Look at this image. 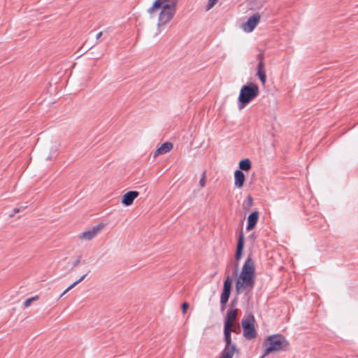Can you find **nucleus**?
<instances>
[{
  "mask_svg": "<svg viewBox=\"0 0 358 358\" xmlns=\"http://www.w3.org/2000/svg\"><path fill=\"white\" fill-rule=\"evenodd\" d=\"M255 284V266L250 255L247 257L242 270L236 279V292L237 294L253 289Z\"/></svg>",
  "mask_w": 358,
  "mask_h": 358,
  "instance_id": "nucleus-1",
  "label": "nucleus"
},
{
  "mask_svg": "<svg viewBox=\"0 0 358 358\" xmlns=\"http://www.w3.org/2000/svg\"><path fill=\"white\" fill-rule=\"evenodd\" d=\"M177 0H155L152 6L148 10L149 14H153L161 8L159 15L158 27L167 24L173 17L176 10Z\"/></svg>",
  "mask_w": 358,
  "mask_h": 358,
  "instance_id": "nucleus-2",
  "label": "nucleus"
},
{
  "mask_svg": "<svg viewBox=\"0 0 358 358\" xmlns=\"http://www.w3.org/2000/svg\"><path fill=\"white\" fill-rule=\"evenodd\" d=\"M289 345L287 339L280 334H274L267 337L264 341V357L274 352L285 350Z\"/></svg>",
  "mask_w": 358,
  "mask_h": 358,
  "instance_id": "nucleus-3",
  "label": "nucleus"
},
{
  "mask_svg": "<svg viewBox=\"0 0 358 358\" xmlns=\"http://www.w3.org/2000/svg\"><path fill=\"white\" fill-rule=\"evenodd\" d=\"M259 90L257 84L250 83L248 85H243L240 91L238 96V108L243 109L245 106L256 98L259 94Z\"/></svg>",
  "mask_w": 358,
  "mask_h": 358,
  "instance_id": "nucleus-4",
  "label": "nucleus"
},
{
  "mask_svg": "<svg viewBox=\"0 0 358 358\" xmlns=\"http://www.w3.org/2000/svg\"><path fill=\"white\" fill-rule=\"evenodd\" d=\"M255 317L250 313L246 318L241 321L243 329V336L246 339L251 340L256 337L257 333L254 327Z\"/></svg>",
  "mask_w": 358,
  "mask_h": 358,
  "instance_id": "nucleus-5",
  "label": "nucleus"
},
{
  "mask_svg": "<svg viewBox=\"0 0 358 358\" xmlns=\"http://www.w3.org/2000/svg\"><path fill=\"white\" fill-rule=\"evenodd\" d=\"M237 309L229 310L227 312V317L224 320V337H225L228 341H230V337L232 332V327L234 326V321L237 316Z\"/></svg>",
  "mask_w": 358,
  "mask_h": 358,
  "instance_id": "nucleus-6",
  "label": "nucleus"
},
{
  "mask_svg": "<svg viewBox=\"0 0 358 358\" xmlns=\"http://www.w3.org/2000/svg\"><path fill=\"white\" fill-rule=\"evenodd\" d=\"M105 224L103 223H99V224L93 227L92 228L83 231L78 235V238L80 240L90 241L96 237L98 234L103 229Z\"/></svg>",
  "mask_w": 358,
  "mask_h": 358,
  "instance_id": "nucleus-7",
  "label": "nucleus"
},
{
  "mask_svg": "<svg viewBox=\"0 0 358 358\" xmlns=\"http://www.w3.org/2000/svg\"><path fill=\"white\" fill-rule=\"evenodd\" d=\"M232 285V278L230 276H227L224 282L223 290L220 297V303L225 304L227 303L231 294Z\"/></svg>",
  "mask_w": 358,
  "mask_h": 358,
  "instance_id": "nucleus-8",
  "label": "nucleus"
},
{
  "mask_svg": "<svg viewBox=\"0 0 358 358\" xmlns=\"http://www.w3.org/2000/svg\"><path fill=\"white\" fill-rule=\"evenodd\" d=\"M260 17H261L259 13H255L251 17H250L248 21L243 24V28L244 31L246 32L252 31L259 22Z\"/></svg>",
  "mask_w": 358,
  "mask_h": 358,
  "instance_id": "nucleus-9",
  "label": "nucleus"
},
{
  "mask_svg": "<svg viewBox=\"0 0 358 358\" xmlns=\"http://www.w3.org/2000/svg\"><path fill=\"white\" fill-rule=\"evenodd\" d=\"M225 341V348L222 352V358H232L234 353L237 351L236 346L232 343L231 338L230 337V341H228L227 339L224 337Z\"/></svg>",
  "mask_w": 358,
  "mask_h": 358,
  "instance_id": "nucleus-10",
  "label": "nucleus"
},
{
  "mask_svg": "<svg viewBox=\"0 0 358 358\" xmlns=\"http://www.w3.org/2000/svg\"><path fill=\"white\" fill-rule=\"evenodd\" d=\"M139 195V192L137 191H129L124 194L122 197V203L125 206H131L134 200L137 198Z\"/></svg>",
  "mask_w": 358,
  "mask_h": 358,
  "instance_id": "nucleus-11",
  "label": "nucleus"
},
{
  "mask_svg": "<svg viewBox=\"0 0 358 358\" xmlns=\"http://www.w3.org/2000/svg\"><path fill=\"white\" fill-rule=\"evenodd\" d=\"M259 219L258 211H254L250 213L248 217V224L246 229L248 231L252 230L257 224Z\"/></svg>",
  "mask_w": 358,
  "mask_h": 358,
  "instance_id": "nucleus-12",
  "label": "nucleus"
},
{
  "mask_svg": "<svg viewBox=\"0 0 358 358\" xmlns=\"http://www.w3.org/2000/svg\"><path fill=\"white\" fill-rule=\"evenodd\" d=\"M245 180L244 173L241 170H236L234 172V185L238 188H241Z\"/></svg>",
  "mask_w": 358,
  "mask_h": 358,
  "instance_id": "nucleus-13",
  "label": "nucleus"
},
{
  "mask_svg": "<svg viewBox=\"0 0 358 358\" xmlns=\"http://www.w3.org/2000/svg\"><path fill=\"white\" fill-rule=\"evenodd\" d=\"M243 247H244V236L241 233L238 237L237 246H236V254H235V257L237 260H239L242 257Z\"/></svg>",
  "mask_w": 358,
  "mask_h": 358,
  "instance_id": "nucleus-14",
  "label": "nucleus"
},
{
  "mask_svg": "<svg viewBox=\"0 0 358 358\" xmlns=\"http://www.w3.org/2000/svg\"><path fill=\"white\" fill-rule=\"evenodd\" d=\"M173 148V144L169 142L163 143L155 152L154 157L169 152Z\"/></svg>",
  "mask_w": 358,
  "mask_h": 358,
  "instance_id": "nucleus-15",
  "label": "nucleus"
},
{
  "mask_svg": "<svg viewBox=\"0 0 358 358\" xmlns=\"http://www.w3.org/2000/svg\"><path fill=\"white\" fill-rule=\"evenodd\" d=\"M257 76L259 78L261 83L264 85L266 81V76L264 66H257Z\"/></svg>",
  "mask_w": 358,
  "mask_h": 358,
  "instance_id": "nucleus-16",
  "label": "nucleus"
},
{
  "mask_svg": "<svg viewBox=\"0 0 358 358\" xmlns=\"http://www.w3.org/2000/svg\"><path fill=\"white\" fill-rule=\"evenodd\" d=\"M239 168L243 170L248 171L251 169V162L248 159H245L239 162Z\"/></svg>",
  "mask_w": 358,
  "mask_h": 358,
  "instance_id": "nucleus-17",
  "label": "nucleus"
},
{
  "mask_svg": "<svg viewBox=\"0 0 358 358\" xmlns=\"http://www.w3.org/2000/svg\"><path fill=\"white\" fill-rule=\"evenodd\" d=\"M257 59H258L259 62H258V65L257 66H264V52H261L259 55H257Z\"/></svg>",
  "mask_w": 358,
  "mask_h": 358,
  "instance_id": "nucleus-18",
  "label": "nucleus"
},
{
  "mask_svg": "<svg viewBox=\"0 0 358 358\" xmlns=\"http://www.w3.org/2000/svg\"><path fill=\"white\" fill-rule=\"evenodd\" d=\"M38 299V296H33V297H31L29 299H27L24 302V308H27L29 307L31 303L34 301H36Z\"/></svg>",
  "mask_w": 358,
  "mask_h": 358,
  "instance_id": "nucleus-19",
  "label": "nucleus"
},
{
  "mask_svg": "<svg viewBox=\"0 0 358 358\" xmlns=\"http://www.w3.org/2000/svg\"><path fill=\"white\" fill-rule=\"evenodd\" d=\"M206 171H204V172H203V173L201 175V178L199 180V185L201 187H203L206 185Z\"/></svg>",
  "mask_w": 358,
  "mask_h": 358,
  "instance_id": "nucleus-20",
  "label": "nucleus"
},
{
  "mask_svg": "<svg viewBox=\"0 0 358 358\" xmlns=\"http://www.w3.org/2000/svg\"><path fill=\"white\" fill-rule=\"evenodd\" d=\"M80 264V259H76L72 263H68V267L70 271L73 270L75 267H76Z\"/></svg>",
  "mask_w": 358,
  "mask_h": 358,
  "instance_id": "nucleus-21",
  "label": "nucleus"
},
{
  "mask_svg": "<svg viewBox=\"0 0 358 358\" xmlns=\"http://www.w3.org/2000/svg\"><path fill=\"white\" fill-rule=\"evenodd\" d=\"M217 0H208L206 6V10H209L210 9H211L217 3Z\"/></svg>",
  "mask_w": 358,
  "mask_h": 358,
  "instance_id": "nucleus-22",
  "label": "nucleus"
},
{
  "mask_svg": "<svg viewBox=\"0 0 358 358\" xmlns=\"http://www.w3.org/2000/svg\"><path fill=\"white\" fill-rule=\"evenodd\" d=\"M87 273L83 274L81 277H80V278L78 280L75 281L73 284L71 285V287H74L78 283L82 282L85 279V278L87 276Z\"/></svg>",
  "mask_w": 358,
  "mask_h": 358,
  "instance_id": "nucleus-23",
  "label": "nucleus"
},
{
  "mask_svg": "<svg viewBox=\"0 0 358 358\" xmlns=\"http://www.w3.org/2000/svg\"><path fill=\"white\" fill-rule=\"evenodd\" d=\"M189 303H187V302H185L182 303V313L185 314L187 311V310L189 308Z\"/></svg>",
  "mask_w": 358,
  "mask_h": 358,
  "instance_id": "nucleus-24",
  "label": "nucleus"
},
{
  "mask_svg": "<svg viewBox=\"0 0 358 358\" xmlns=\"http://www.w3.org/2000/svg\"><path fill=\"white\" fill-rule=\"evenodd\" d=\"M73 287H71V285L69 286L62 293V294L60 295V298L62 297L65 294H66L69 290H71V289H73Z\"/></svg>",
  "mask_w": 358,
  "mask_h": 358,
  "instance_id": "nucleus-25",
  "label": "nucleus"
},
{
  "mask_svg": "<svg viewBox=\"0 0 358 358\" xmlns=\"http://www.w3.org/2000/svg\"><path fill=\"white\" fill-rule=\"evenodd\" d=\"M20 210H21L20 208H14L13 209V213L10 214V217L13 216L14 214L19 213Z\"/></svg>",
  "mask_w": 358,
  "mask_h": 358,
  "instance_id": "nucleus-26",
  "label": "nucleus"
},
{
  "mask_svg": "<svg viewBox=\"0 0 358 358\" xmlns=\"http://www.w3.org/2000/svg\"><path fill=\"white\" fill-rule=\"evenodd\" d=\"M248 207L249 208V207L252 204V201H253V200H252V198L250 196H249L248 197Z\"/></svg>",
  "mask_w": 358,
  "mask_h": 358,
  "instance_id": "nucleus-27",
  "label": "nucleus"
},
{
  "mask_svg": "<svg viewBox=\"0 0 358 358\" xmlns=\"http://www.w3.org/2000/svg\"><path fill=\"white\" fill-rule=\"evenodd\" d=\"M101 36H102V32H101H101H99V33L96 34V39H99V38H100V37H101Z\"/></svg>",
  "mask_w": 358,
  "mask_h": 358,
  "instance_id": "nucleus-28",
  "label": "nucleus"
},
{
  "mask_svg": "<svg viewBox=\"0 0 358 358\" xmlns=\"http://www.w3.org/2000/svg\"><path fill=\"white\" fill-rule=\"evenodd\" d=\"M240 329V327L239 325H238L237 328L234 329H232V331L235 332V333H238V330Z\"/></svg>",
  "mask_w": 358,
  "mask_h": 358,
  "instance_id": "nucleus-29",
  "label": "nucleus"
},
{
  "mask_svg": "<svg viewBox=\"0 0 358 358\" xmlns=\"http://www.w3.org/2000/svg\"><path fill=\"white\" fill-rule=\"evenodd\" d=\"M237 273H238V265L236 266V268L234 270V273L236 275H237Z\"/></svg>",
  "mask_w": 358,
  "mask_h": 358,
  "instance_id": "nucleus-30",
  "label": "nucleus"
},
{
  "mask_svg": "<svg viewBox=\"0 0 358 358\" xmlns=\"http://www.w3.org/2000/svg\"><path fill=\"white\" fill-rule=\"evenodd\" d=\"M243 208H246V206H245V203H243Z\"/></svg>",
  "mask_w": 358,
  "mask_h": 358,
  "instance_id": "nucleus-31",
  "label": "nucleus"
},
{
  "mask_svg": "<svg viewBox=\"0 0 358 358\" xmlns=\"http://www.w3.org/2000/svg\"><path fill=\"white\" fill-rule=\"evenodd\" d=\"M357 6H358V4H357Z\"/></svg>",
  "mask_w": 358,
  "mask_h": 358,
  "instance_id": "nucleus-32",
  "label": "nucleus"
},
{
  "mask_svg": "<svg viewBox=\"0 0 358 358\" xmlns=\"http://www.w3.org/2000/svg\"><path fill=\"white\" fill-rule=\"evenodd\" d=\"M221 358H222V357H221Z\"/></svg>",
  "mask_w": 358,
  "mask_h": 358,
  "instance_id": "nucleus-33",
  "label": "nucleus"
}]
</instances>
